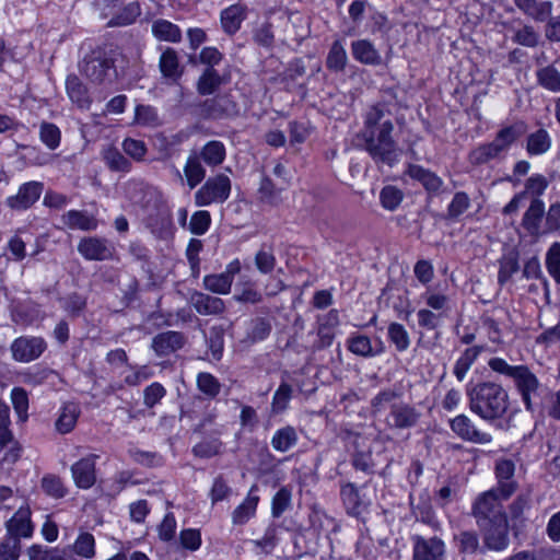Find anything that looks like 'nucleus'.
Returning <instances> with one entry per match:
<instances>
[{"label": "nucleus", "instance_id": "nucleus-40", "mask_svg": "<svg viewBox=\"0 0 560 560\" xmlns=\"http://www.w3.org/2000/svg\"><path fill=\"white\" fill-rule=\"evenodd\" d=\"M73 551L84 559H93L96 555L95 538L91 533L82 532L73 544Z\"/></svg>", "mask_w": 560, "mask_h": 560}, {"label": "nucleus", "instance_id": "nucleus-61", "mask_svg": "<svg viewBox=\"0 0 560 560\" xmlns=\"http://www.w3.org/2000/svg\"><path fill=\"white\" fill-rule=\"evenodd\" d=\"M443 315L429 308H420L417 312L418 324L420 327L433 330L440 326Z\"/></svg>", "mask_w": 560, "mask_h": 560}, {"label": "nucleus", "instance_id": "nucleus-15", "mask_svg": "<svg viewBox=\"0 0 560 560\" xmlns=\"http://www.w3.org/2000/svg\"><path fill=\"white\" fill-rule=\"evenodd\" d=\"M44 186L39 182L23 184L15 196L8 198V206L14 210H26L40 197Z\"/></svg>", "mask_w": 560, "mask_h": 560}, {"label": "nucleus", "instance_id": "nucleus-44", "mask_svg": "<svg viewBox=\"0 0 560 560\" xmlns=\"http://www.w3.org/2000/svg\"><path fill=\"white\" fill-rule=\"evenodd\" d=\"M539 39V33L529 24H524L522 27L515 30L512 37L515 44L529 48L538 46Z\"/></svg>", "mask_w": 560, "mask_h": 560}, {"label": "nucleus", "instance_id": "nucleus-33", "mask_svg": "<svg viewBox=\"0 0 560 560\" xmlns=\"http://www.w3.org/2000/svg\"><path fill=\"white\" fill-rule=\"evenodd\" d=\"M550 147L551 138L545 129H538L527 137L526 150L530 155L544 154Z\"/></svg>", "mask_w": 560, "mask_h": 560}, {"label": "nucleus", "instance_id": "nucleus-51", "mask_svg": "<svg viewBox=\"0 0 560 560\" xmlns=\"http://www.w3.org/2000/svg\"><path fill=\"white\" fill-rule=\"evenodd\" d=\"M11 400L13 408L21 421H25L28 417V395L22 387H14L11 390Z\"/></svg>", "mask_w": 560, "mask_h": 560}, {"label": "nucleus", "instance_id": "nucleus-5", "mask_svg": "<svg viewBox=\"0 0 560 560\" xmlns=\"http://www.w3.org/2000/svg\"><path fill=\"white\" fill-rule=\"evenodd\" d=\"M232 183L229 176L218 174L209 177L195 194V205L206 207L212 203H223L231 195Z\"/></svg>", "mask_w": 560, "mask_h": 560}, {"label": "nucleus", "instance_id": "nucleus-37", "mask_svg": "<svg viewBox=\"0 0 560 560\" xmlns=\"http://www.w3.org/2000/svg\"><path fill=\"white\" fill-rule=\"evenodd\" d=\"M222 82V77L215 69L207 68L198 80L197 91L201 95H210L219 89Z\"/></svg>", "mask_w": 560, "mask_h": 560}, {"label": "nucleus", "instance_id": "nucleus-63", "mask_svg": "<svg viewBox=\"0 0 560 560\" xmlns=\"http://www.w3.org/2000/svg\"><path fill=\"white\" fill-rule=\"evenodd\" d=\"M198 388L208 396L214 397L220 392V383L210 373H200L197 377Z\"/></svg>", "mask_w": 560, "mask_h": 560}, {"label": "nucleus", "instance_id": "nucleus-30", "mask_svg": "<svg viewBox=\"0 0 560 560\" xmlns=\"http://www.w3.org/2000/svg\"><path fill=\"white\" fill-rule=\"evenodd\" d=\"M67 93L70 100L81 108H88L91 104L85 85L75 75H70L66 82Z\"/></svg>", "mask_w": 560, "mask_h": 560}, {"label": "nucleus", "instance_id": "nucleus-43", "mask_svg": "<svg viewBox=\"0 0 560 560\" xmlns=\"http://www.w3.org/2000/svg\"><path fill=\"white\" fill-rule=\"evenodd\" d=\"M40 486L43 491L55 499L65 498L68 489L62 479L57 475H46L42 478Z\"/></svg>", "mask_w": 560, "mask_h": 560}, {"label": "nucleus", "instance_id": "nucleus-58", "mask_svg": "<svg viewBox=\"0 0 560 560\" xmlns=\"http://www.w3.org/2000/svg\"><path fill=\"white\" fill-rule=\"evenodd\" d=\"M179 541L184 549L197 551L202 544L201 533L196 528L183 529L179 534Z\"/></svg>", "mask_w": 560, "mask_h": 560}, {"label": "nucleus", "instance_id": "nucleus-20", "mask_svg": "<svg viewBox=\"0 0 560 560\" xmlns=\"http://www.w3.org/2000/svg\"><path fill=\"white\" fill-rule=\"evenodd\" d=\"M190 304L201 315H218L224 311V302L220 298L202 292H194L189 299Z\"/></svg>", "mask_w": 560, "mask_h": 560}, {"label": "nucleus", "instance_id": "nucleus-41", "mask_svg": "<svg viewBox=\"0 0 560 560\" xmlns=\"http://www.w3.org/2000/svg\"><path fill=\"white\" fill-rule=\"evenodd\" d=\"M394 425L397 428L412 427L418 419V413L407 405H394L392 407Z\"/></svg>", "mask_w": 560, "mask_h": 560}, {"label": "nucleus", "instance_id": "nucleus-23", "mask_svg": "<svg viewBox=\"0 0 560 560\" xmlns=\"http://www.w3.org/2000/svg\"><path fill=\"white\" fill-rule=\"evenodd\" d=\"M184 345V337L177 331H166L154 337L152 348L158 355H167Z\"/></svg>", "mask_w": 560, "mask_h": 560}, {"label": "nucleus", "instance_id": "nucleus-11", "mask_svg": "<svg viewBox=\"0 0 560 560\" xmlns=\"http://www.w3.org/2000/svg\"><path fill=\"white\" fill-rule=\"evenodd\" d=\"M372 113L369 114L366 120V129L364 137L366 141V150L377 162L385 161V129L376 125V119L381 118V114L375 110V119L372 118Z\"/></svg>", "mask_w": 560, "mask_h": 560}, {"label": "nucleus", "instance_id": "nucleus-46", "mask_svg": "<svg viewBox=\"0 0 560 560\" xmlns=\"http://www.w3.org/2000/svg\"><path fill=\"white\" fill-rule=\"evenodd\" d=\"M232 280L223 272L219 275H208L203 278V287L213 293L228 294L232 287Z\"/></svg>", "mask_w": 560, "mask_h": 560}, {"label": "nucleus", "instance_id": "nucleus-22", "mask_svg": "<svg viewBox=\"0 0 560 560\" xmlns=\"http://www.w3.org/2000/svg\"><path fill=\"white\" fill-rule=\"evenodd\" d=\"M544 213V202L538 198L533 199L522 219V225L529 235L537 236L539 234Z\"/></svg>", "mask_w": 560, "mask_h": 560}, {"label": "nucleus", "instance_id": "nucleus-18", "mask_svg": "<svg viewBox=\"0 0 560 560\" xmlns=\"http://www.w3.org/2000/svg\"><path fill=\"white\" fill-rule=\"evenodd\" d=\"M513 2L518 10L536 22H545L551 15L553 7L551 1L541 0H513Z\"/></svg>", "mask_w": 560, "mask_h": 560}, {"label": "nucleus", "instance_id": "nucleus-39", "mask_svg": "<svg viewBox=\"0 0 560 560\" xmlns=\"http://www.w3.org/2000/svg\"><path fill=\"white\" fill-rule=\"evenodd\" d=\"M537 82L544 89L553 93L560 92V72L553 66H546L536 72Z\"/></svg>", "mask_w": 560, "mask_h": 560}, {"label": "nucleus", "instance_id": "nucleus-35", "mask_svg": "<svg viewBox=\"0 0 560 560\" xmlns=\"http://www.w3.org/2000/svg\"><path fill=\"white\" fill-rule=\"evenodd\" d=\"M149 228L160 238H166L173 234L172 215L168 211H160L156 217L149 219Z\"/></svg>", "mask_w": 560, "mask_h": 560}, {"label": "nucleus", "instance_id": "nucleus-4", "mask_svg": "<svg viewBox=\"0 0 560 560\" xmlns=\"http://www.w3.org/2000/svg\"><path fill=\"white\" fill-rule=\"evenodd\" d=\"M506 500L501 499V492L493 488L479 493L471 505V515L475 517L477 525L487 527L491 523L508 518L503 506V501Z\"/></svg>", "mask_w": 560, "mask_h": 560}, {"label": "nucleus", "instance_id": "nucleus-26", "mask_svg": "<svg viewBox=\"0 0 560 560\" xmlns=\"http://www.w3.org/2000/svg\"><path fill=\"white\" fill-rule=\"evenodd\" d=\"M246 18V8L233 4L221 12V25L225 33L235 34Z\"/></svg>", "mask_w": 560, "mask_h": 560}, {"label": "nucleus", "instance_id": "nucleus-8", "mask_svg": "<svg viewBox=\"0 0 560 560\" xmlns=\"http://www.w3.org/2000/svg\"><path fill=\"white\" fill-rule=\"evenodd\" d=\"M47 349V343L42 337L22 336L13 340L10 350L13 360L28 363L37 360Z\"/></svg>", "mask_w": 560, "mask_h": 560}, {"label": "nucleus", "instance_id": "nucleus-9", "mask_svg": "<svg viewBox=\"0 0 560 560\" xmlns=\"http://www.w3.org/2000/svg\"><path fill=\"white\" fill-rule=\"evenodd\" d=\"M515 463L510 458H499L495 460L494 475L497 486L493 487L501 492V499H510L518 488L517 481L514 479Z\"/></svg>", "mask_w": 560, "mask_h": 560}, {"label": "nucleus", "instance_id": "nucleus-16", "mask_svg": "<svg viewBox=\"0 0 560 560\" xmlns=\"http://www.w3.org/2000/svg\"><path fill=\"white\" fill-rule=\"evenodd\" d=\"M485 530V542L489 549L504 550L509 545V521L508 518L501 522L489 524L487 527H480Z\"/></svg>", "mask_w": 560, "mask_h": 560}, {"label": "nucleus", "instance_id": "nucleus-36", "mask_svg": "<svg viewBox=\"0 0 560 560\" xmlns=\"http://www.w3.org/2000/svg\"><path fill=\"white\" fill-rule=\"evenodd\" d=\"M481 352V347L467 348L454 365V375L462 382Z\"/></svg>", "mask_w": 560, "mask_h": 560}, {"label": "nucleus", "instance_id": "nucleus-52", "mask_svg": "<svg viewBox=\"0 0 560 560\" xmlns=\"http://www.w3.org/2000/svg\"><path fill=\"white\" fill-rule=\"evenodd\" d=\"M470 207V198L464 191L454 195L447 207V218L451 220L458 219Z\"/></svg>", "mask_w": 560, "mask_h": 560}, {"label": "nucleus", "instance_id": "nucleus-49", "mask_svg": "<svg viewBox=\"0 0 560 560\" xmlns=\"http://www.w3.org/2000/svg\"><path fill=\"white\" fill-rule=\"evenodd\" d=\"M103 158L106 165L113 171H130L131 165L129 161L116 148H107L103 153Z\"/></svg>", "mask_w": 560, "mask_h": 560}, {"label": "nucleus", "instance_id": "nucleus-32", "mask_svg": "<svg viewBox=\"0 0 560 560\" xmlns=\"http://www.w3.org/2000/svg\"><path fill=\"white\" fill-rule=\"evenodd\" d=\"M296 443L298 433L291 425L277 430L271 439V445L278 452H287Z\"/></svg>", "mask_w": 560, "mask_h": 560}, {"label": "nucleus", "instance_id": "nucleus-28", "mask_svg": "<svg viewBox=\"0 0 560 560\" xmlns=\"http://www.w3.org/2000/svg\"><path fill=\"white\" fill-rule=\"evenodd\" d=\"M352 465L355 469L370 472L374 466L372 452L369 443L364 439L354 441V452L352 454Z\"/></svg>", "mask_w": 560, "mask_h": 560}, {"label": "nucleus", "instance_id": "nucleus-50", "mask_svg": "<svg viewBox=\"0 0 560 560\" xmlns=\"http://www.w3.org/2000/svg\"><path fill=\"white\" fill-rule=\"evenodd\" d=\"M184 173L190 188H195L206 176V170L196 158L187 161Z\"/></svg>", "mask_w": 560, "mask_h": 560}, {"label": "nucleus", "instance_id": "nucleus-64", "mask_svg": "<svg viewBox=\"0 0 560 560\" xmlns=\"http://www.w3.org/2000/svg\"><path fill=\"white\" fill-rule=\"evenodd\" d=\"M277 260L271 250L260 249L255 256V265L261 273H270L276 267Z\"/></svg>", "mask_w": 560, "mask_h": 560}, {"label": "nucleus", "instance_id": "nucleus-56", "mask_svg": "<svg viewBox=\"0 0 560 560\" xmlns=\"http://www.w3.org/2000/svg\"><path fill=\"white\" fill-rule=\"evenodd\" d=\"M413 514L417 521L430 526L434 530H439L441 523L438 520L432 506L429 503L419 504L413 508Z\"/></svg>", "mask_w": 560, "mask_h": 560}, {"label": "nucleus", "instance_id": "nucleus-42", "mask_svg": "<svg viewBox=\"0 0 560 560\" xmlns=\"http://www.w3.org/2000/svg\"><path fill=\"white\" fill-rule=\"evenodd\" d=\"M201 158L209 166L220 165L225 159L224 144L220 141L208 142L201 151Z\"/></svg>", "mask_w": 560, "mask_h": 560}, {"label": "nucleus", "instance_id": "nucleus-38", "mask_svg": "<svg viewBox=\"0 0 560 560\" xmlns=\"http://www.w3.org/2000/svg\"><path fill=\"white\" fill-rule=\"evenodd\" d=\"M347 52L343 44L340 40H335L327 55V69L334 72L343 71L347 65Z\"/></svg>", "mask_w": 560, "mask_h": 560}, {"label": "nucleus", "instance_id": "nucleus-2", "mask_svg": "<svg viewBox=\"0 0 560 560\" xmlns=\"http://www.w3.org/2000/svg\"><path fill=\"white\" fill-rule=\"evenodd\" d=\"M489 368L499 374L510 377L520 394L525 408L534 409V400L539 397L540 382L536 374L527 365H511L504 359L491 358Z\"/></svg>", "mask_w": 560, "mask_h": 560}, {"label": "nucleus", "instance_id": "nucleus-53", "mask_svg": "<svg viewBox=\"0 0 560 560\" xmlns=\"http://www.w3.org/2000/svg\"><path fill=\"white\" fill-rule=\"evenodd\" d=\"M211 215L207 210L196 211L188 223L189 231L195 235H203L210 228Z\"/></svg>", "mask_w": 560, "mask_h": 560}, {"label": "nucleus", "instance_id": "nucleus-54", "mask_svg": "<svg viewBox=\"0 0 560 560\" xmlns=\"http://www.w3.org/2000/svg\"><path fill=\"white\" fill-rule=\"evenodd\" d=\"M292 397V387L288 383H281L278 389L276 390L271 408L275 413L283 412L288 406L289 401Z\"/></svg>", "mask_w": 560, "mask_h": 560}, {"label": "nucleus", "instance_id": "nucleus-1", "mask_svg": "<svg viewBox=\"0 0 560 560\" xmlns=\"http://www.w3.org/2000/svg\"><path fill=\"white\" fill-rule=\"evenodd\" d=\"M468 396L470 410L487 421L501 418L509 408L508 392L493 382L478 383Z\"/></svg>", "mask_w": 560, "mask_h": 560}, {"label": "nucleus", "instance_id": "nucleus-45", "mask_svg": "<svg viewBox=\"0 0 560 560\" xmlns=\"http://www.w3.org/2000/svg\"><path fill=\"white\" fill-rule=\"evenodd\" d=\"M421 300L429 310L442 314L443 316H446L450 311V299L445 294L427 291L421 295Z\"/></svg>", "mask_w": 560, "mask_h": 560}, {"label": "nucleus", "instance_id": "nucleus-48", "mask_svg": "<svg viewBox=\"0 0 560 560\" xmlns=\"http://www.w3.org/2000/svg\"><path fill=\"white\" fill-rule=\"evenodd\" d=\"M546 268L556 283L560 284V242H555L546 253Z\"/></svg>", "mask_w": 560, "mask_h": 560}, {"label": "nucleus", "instance_id": "nucleus-29", "mask_svg": "<svg viewBox=\"0 0 560 560\" xmlns=\"http://www.w3.org/2000/svg\"><path fill=\"white\" fill-rule=\"evenodd\" d=\"M152 34L162 42L178 43L182 39L180 28L164 19H159L152 23Z\"/></svg>", "mask_w": 560, "mask_h": 560}, {"label": "nucleus", "instance_id": "nucleus-21", "mask_svg": "<svg viewBox=\"0 0 560 560\" xmlns=\"http://www.w3.org/2000/svg\"><path fill=\"white\" fill-rule=\"evenodd\" d=\"M80 413L81 410L78 404L72 401L63 404L55 422L56 430L61 434L71 432L78 422Z\"/></svg>", "mask_w": 560, "mask_h": 560}, {"label": "nucleus", "instance_id": "nucleus-27", "mask_svg": "<svg viewBox=\"0 0 560 560\" xmlns=\"http://www.w3.org/2000/svg\"><path fill=\"white\" fill-rule=\"evenodd\" d=\"M22 447L12 432H0V464H14L21 457Z\"/></svg>", "mask_w": 560, "mask_h": 560}, {"label": "nucleus", "instance_id": "nucleus-31", "mask_svg": "<svg viewBox=\"0 0 560 560\" xmlns=\"http://www.w3.org/2000/svg\"><path fill=\"white\" fill-rule=\"evenodd\" d=\"M351 52L355 60L373 65L380 61V54L374 48L372 43L366 39H359L351 44Z\"/></svg>", "mask_w": 560, "mask_h": 560}, {"label": "nucleus", "instance_id": "nucleus-47", "mask_svg": "<svg viewBox=\"0 0 560 560\" xmlns=\"http://www.w3.org/2000/svg\"><path fill=\"white\" fill-rule=\"evenodd\" d=\"M292 490L288 486L281 487L272 498L271 513L273 517L281 516L291 505Z\"/></svg>", "mask_w": 560, "mask_h": 560}, {"label": "nucleus", "instance_id": "nucleus-10", "mask_svg": "<svg viewBox=\"0 0 560 560\" xmlns=\"http://www.w3.org/2000/svg\"><path fill=\"white\" fill-rule=\"evenodd\" d=\"M78 252L86 260L102 261L114 257L115 247L106 238L86 236L80 240Z\"/></svg>", "mask_w": 560, "mask_h": 560}, {"label": "nucleus", "instance_id": "nucleus-59", "mask_svg": "<svg viewBox=\"0 0 560 560\" xmlns=\"http://www.w3.org/2000/svg\"><path fill=\"white\" fill-rule=\"evenodd\" d=\"M388 335L397 350L405 351L409 347L410 338L402 325L393 323L389 326Z\"/></svg>", "mask_w": 560, "mask_h": 560}, {"label": "nucleus", "instance_id": "nucleus-19", "mask_svg": "<svg viewBox=\"0 0 560 560\" xmlns=\"http://www.w3.org/2000/svg\"><path fill=\"white\" fill-rule=\"evenodd\" d=\"M408 174L411 178L420 182L430 194L439 195L443 191V180L435 173L420 165H409Z\"/></svg>", "mask_w": 560, "mask_h": 560}, {"label": "nucleus", "instance_id": "nucleus-60", "mask_svg": "<svg viewBox=\"0 0 560 560\" xmlns=\"http://www.w3.org/2000/svg\"><path fill=\"white\" fill-rule=\"evenodd\" d=\"M257 552L270 553L277 545V529L270 526L266 529L264 536L252 541Z\"/></svg>", "mask_w": 560, "mask_h": 560}, {"label": "nucleus", "instance_id": "nucleus-3", "mask_svg": "<svg viewBox=\"0 0 560 560\" xmlns=\"http://www.w3.org/2000/svg\"><path fill=\"white\" fill-rule=\"evenodd\" d=\"M522 125H512L498 131L494 140L481 144L470 152V162L475 165L486 164L489 161L505 154L510 147L522 136Z\"/></svg>", "mask_w": 560, "mask_h": 560}, {"label": "nucleus", "instance_id": "nucleus-12", "mask_svg": "<svg viewBox=\"0 0 560 560\" xmlns=\"http://www.w3.org/2000/svg\"><path fill=\"white\" fill-rule=\"evenodd\" d=\"M451 430L462 440L475 444H488L492 441L491 434L476 428L466 415H458L450 420Z\"/></svg>", "mask_w": 560, "mask_h": 560}, {"label": "nucleus", "instance_id": "nucleus-62", "mask_svg": "<svg viewBox=\"0 0 560 560\" xmlns=\"http://www.w3.org/2000/svg\"><path fill=\"white\" fill-rule=\"evenodd\" d=\"M530 506V494L521 493L509 505V513L512 521H520L523 514Z\"/></svg>", "mask_w": 560, "mask_h": 560}, {"label": "nucleus", "instance_id": "nucleus-57", "mask_svg": "<svg viewBox=\"0 0 560 560\" xmlns=\"http://www.w3.org/2000/svg\"><path fill=\"white\" fill-rule=\"evenodd\" d=\"M124 152L137 162L143 161L147 154V145L142 140L127 138L122 142Z\"/></svg>", "mask_w": 560, "mask_h": 560}, {"label": "nucleus", "instance_id": "nucleus-6", "mask_svg": "<svg viewBox=\"0 0 560 560\" xmlns=\"http://www.w3.org/2000/svg\"><path fill=\"white\" fill-rule=\"evenodd\" d=\"M115 59L106 54L93 55L84 59L82 73L94 83H112L117 78Z\"/></svg>", "mask_w": 560, "mask_h": 560}, {"label": "nucleus", "instance_id": "nucleus-17", "mask_svg": "<svg viewBox=\"0 0 560 560\" xmlns=\"http://www.w3.org/2000/svg\"><path fill=\"white\" fill-rule=\"evenodd\" d=\"M257 490L258 488L256 485L252 486L246 498L240 505L235 508L232 513L233 524L244 525L256 515L257 506L260 500L259 495L256 494Z\"/></svg>", "mask_w": 560, "mask_h": 560}, {"label": "nucleus", "instance_id": "nucleus-34", "mask_svg": "<svg viewBox=\"0 0 560 560\" xmlns=\"http://www.w3.org/2000/svg\"><path fill=\"white\" fill-rule=\"evenodd\" d=\"M160 70L165 78L177 80L182 75L177 52L166 48L160 58Z\"/></svg>", "mask_w": 560, "mask_h": 560}, {"label": "nucleus", "instance_id": "nucleus-55", "mask_svg": "<svg viewBox=\"0 0 560 560\" xmlns=\"http://www.w3.org/2000/svg\"><path fill=\"white\" fill-rule=\"evenodd\" d=\"M39 137L43 143H45L50 150H55L60 144L61 132L56 125L43 122L40 125Z\"/></svg>", "mask_w": 560, "mask_h": 560}, {"label": "nucleus", "instance_id": "nucleus-7", "mask_svg": "<svg viewBox=\"0 0 560 560\" xmlns=\"http://www.w3.org/2000/svg\"><path fill=\"white\" fill-rule=\"evenodd\" d=\"M411 541L412 560H445L446 546L442 538L413 535Z\"/></svg>", "mask_w": 560, "mask_h": 560}, {"label": "nucleus", "instance_id": "nucleus-14", "mask_svg": "<svg viewBox=\"0 0 560 560\" xmlns=\"http://www.w3.org/2000/svg\"><path fill=\"white\" fill-rule=\"evenodd\" d=\"M28 505L20 506L15 514L7 522V530L11 539L30 538L34 532Z\"/></svg>", "mask_w": 560, "mask_h": 560}, {"label": "nucleus", "instance_id": "nucleus-24", "mask_svg": "<svg viewBox=\"0 0 560 560\" xmlns=\"http://www.w3.org/2000/svg\"><path fill=\"white\" fill-rule=\"evenodd\" d=\"M61 219L63 224L72 230L94 231L98 226L97 219L85 211L69 210Z\"/></svg>", "mask_w": 560, "mask_h": 560}, {"label": "nucleus", "instance_id": "nucleus-25", "mask_svg": "<svg viewBox=\"0 0 560 560\" xmlns=\"http://www.w3.org/2000/svg\"><path fill=\"white\" fill-rule=\"evenodd\" d=\"M340 495L348 514L359 515L368 505V502L353 483L343 485L340 490Z\"/></svg>", "mask_w": 560, "mask_h": 560}, {"label": "nucleus", "instance_id": "nucleus-13", "mask_svg": "<svg viewBox=\"0 0 560 560\" xmlns=\"http://www.w3.org/2000/svg\"><path fill=\"white\" fill-rule=\"evenodd\" d=\"M97 458V455L90 454L71 466V476L78 488L86 490L95 485Z\"/></svg>", "mask_w": 560, "mask_h": 560}]
</instances>
